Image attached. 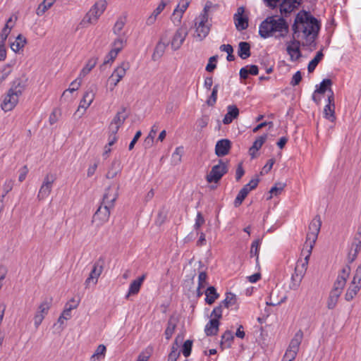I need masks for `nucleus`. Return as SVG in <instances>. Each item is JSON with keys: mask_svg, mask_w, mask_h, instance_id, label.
<instances>
[{"mask_svg": "<svg viewBox=\"0 0 361 361\" xmlns=\"http://www.w3.org/2000/svg\"><path fill=\"white\" fill-rule=\"evenodd\" d=\"M128 116L129 114L126 112V108L122 106L110 123L109 130L113 133L118 132L125 121L128 118Z\"/></svg>", "mask_w": 361, "mask_h": 361, "instance_id": "nucleus-12", "label": "nucleus"}, {"mask_svg": "<svg viewBox=\"0 0 361 361\" xmlns=\"http://www.w3.org/2000/svg\"><path fill=\"white\" fill-rule=\"evenodd\" d=\"M275 163V159H270L268 160L267 164L263 167L262 171H261V175H264V174H267L268 173L271 169H272V166Z\"/></svg>", "mask_w": 361, "mask_h": 361, "instance_id": "nucleus-62", "label": "nucleus"}, {"mask_svg": "<svg viewBox=\"0 0 361 361\" xmlns=\"http://www.w3.org/2000/svg\"><path fill=\"white\" fill-rule=\"evenodd\" d=\"M183 153V147H177L172 154V161L175 164H178L181 161V157Z\"/></svg>", "mask_w": 361, "mask_h": 361, "instance_id": "nucleus-50", "label": "nucleus"}, {"mask_svg": "<svg viewBox=\"0 0 361 361\" xmlns=\"http://www.w3.org/2000/svg\"><path fill=\"white\" fill-rule=\"evenodd\" d=\"M166 46L167 44L166 43H164L162 42H158L152 54V59L154 61H157L162 56L165 51Z\"/></svg>", "mask_w": 361, "mask_h": 361, "instance_id": "nucleus-36", "label": "nucleus"}, {"mask_svg": "<svg viewBox=\"0 0 361 361\" xmlns=\"http://www.w3.org/2000/svg\"><path fill=\"white\" fill-rule=\"evenodd\" d=\"M219 90V85H215L213 87L212 94L209 98V99L207 101V104L209 106H213L216 102L217 99V92Z\"/></svg>", "mask_w": 361, "mask_h": 361, "instance_id": "nucleus-49", "label": "nucleus"}, {"mask_svg": "<svg viewBox=\"0 0 361 361\" xmlns=\"http://www.w3.org/2000/svg\"><path fill=\"white\" fill-rule=\"evenodd\" d=\"M233 334L231 331L227 330L221 336V345L224 348H228L231 346V343L233 340Z\"/></svg>", "mask_w": 361, "mask_h": 361, "instance_id": "nucleus-38", "label": "nucleus"}, {"mask_svg": "<svg viewBox=\"0 0 361 361\" xmlns=\"http://www.w3.org/2000/svg\"><path fill=\"white\" fill-rule=\"evenodd\" d=\"M247 195V189H241L234 200V206L239 207Z\"/></svg>", "mask_w": 361, "mask_h": 361, "instance_id": "nucleus-48", "label": "nucleus"}, {"mask_svg": "<svg viewBox=\"0 0 361 361\" xmlns=\"http://www.w3.org/2000/svg\"><path fill=\"white\" fill-rule=\"evenodd\" d=\"M311 253L305 257L304 260H298L295 264L294 273L291 276V282L289 288L291 290H297L305 276L308 264V259Z\"/></svg>", "mask_w": 361, "mask_h": 361, "instance_id": "nucleus-6", "label": "nucleus"}, {"mask_svg": "<svg viewBox=\"0 0 361 361\" xmlns=\"http://www.w3.org/2000/svg\"><path fill=\"white\" fill-rule=\"evenodd\" d=\"M176 325L177 320L173 317H171L168 321L167 327L164 332L166 338L167 340H169L172 337V335L173 334L176 328Z\"/></svg>", "mask_w": 361, "mask_h": 361, "instance_id": "nucleus-31", "label": "nucleus"}, {"mask_svg": "<svg viewBox=\"0 0 361 361\" xmlns=\"http://www.w3.org/2000/svg\"><path fill=\"white\" fill-rule=\"evenodd\" d=\"M276 32L279 37H284L288 32V25L283 18L276 19L275 16H269L259 25V34L264 39Z\"/></svg>", "mask_w": 361, "mask_h": 361, "instance_id": "nucleus-2", "label": "nucleus"}, {"mask_svg": "<svg viewBox=\"0 0 361 361\" xmlns=\"http://www.w3.org/2000/svg\"><path fill=\"white\" fill-rule=\"evenodd\" d=\"M107 6L106 0L95 2L80 22V25L87 27L90 24H95L104 12Z\"/></svg>", "mask_w": 361, "mask_h": 361, "instance_id": "nucleus-4", "label": "nucleus"}, {"mask_svg": "<svg viewBox=\"0 0 361 361\" xmlns=\"http://www.w3.org/2000/svg\"><path fill=\"white\" fill-rule=\"evenodd\" d=\"M12 68L10 64L4 66L1 70H0V84L6 80L8 75L11 73Z\"/></svg>", "mask_w": 361, "mask_h": 361, "instance_id": "nucleus-51", "label": "nucleus"}, {"mask_svg": "<svg viewBox=\"0 0 361 361\" xmlns=\"http://www.w3.org/2000/svg\"><path fill=\"white\" fill-rule=\"evenodd\" d=\"M352 281L361 285V264L357 268Z\"/></svg>", "mask_w": 361, "mask_h": 361, "instance_id": "nucleus-64", "label": "nucleus"}, {"mask_svg": "<svg viewBox=\"0 0 361 361\" xmlns=\"http://www.w3.org/2000/svg\"><path fill=\"white\" fill-rule=\"evenodd\" d=\"M329 92L331 94H328V104L324 106V114L326 119L334 122L336 119L334 94L331 89H329Z\"/></svg>", "mask_w": 361, "mask_h": 361, "instance_id": "nucleus-14", "label": "nucleus"}, {"mask_svg": "<svg viewBox=\"0 0 361 361\" xmlns=\"http://www.w3.org/2000/svg\"><path fill=\"white\" fill-rule=\"evenodd\" d=\"M238 116V108L235 105H228L227 106V113L223 119L224 124H230L231 123H232L233 119L237 118Z\"/></svg>", "mask_w": 361, "mask_h": 361, "instance_id": "nucleus-21", "label": "nucleus"}, {"mask_svg": "<svg viewBox=\"0 0 361 361\" xmlns=\"http://www.w3.org/2000/svg\"><path fill=\"white\" fill-rule=\"evenodd\" d=\"M94 98V92L92 90H87L83 95L82 99L80 102V105L77 110V112H79L80 109H83V111L82 114H83L84 111L90 106L92 102H93Z\"/></svg>", "mask_w": 361, "mask_h": 361, "instance_id": "nucleus-20", "label": "nucleus"}, {"mask_svg": "<svg viewBox=\"0 0 361 361\" xmlns=\"http://www.w3.org/2000/svg\"><path fill=\"white\" fill-rule=\"evenodd\" d=\"M223 307L219 305L214 308L211 313V318L216 319L218 321L222 317Z\"/></svg>", "mask_w": 361, "mask_h": 361, "instance_id": "nucleus-56", "label": "nucleus"}, {"mask_svg": "<svg viewBox=\"0 0 361 361\" xmlns=\"http://www.w3.org/2000/svg\"><path fill=\"white\" fill-rule=\"evenodd\" d=\"M360 288L361 285L352 281L345 294V300L348 302L353 300L360 290Z\"/></svg>", "mask_w": 361, "mask_h": 361, "instance_id": "nucleus-23", "label": "nucleus"}, {"mask_svg": "<svg viewBox=\"0 0 361 361\" xmlns=\"http://www.w3.org/2000/svg\"><path fill=\"white\" fill-rule=\"evenodd\" d=\"M56 179V175L51 173H49L44 176L42 184L37 194V199L39 201L46 199L51 194L53 184Z\"/></svg>", "mask_w": 361, "mask_h": 361, "instance_id": "nucleus-9", "label": "nucleus"}, {"mask_svg": "<svg viewBox=\"0 0 361 361\" xmlns=\"http://www.w3.org/2000/svg\"><path fill=\"white\" fill-rule=\"evenodd\" d=\"M24 90L25 84L20 79L14 80L1 104V109L5 112L11 111L18 104Z\"/></svg>", "mask_w": 361, "mask_h": 361, "instance_id": "nucleus-3", "label": "nucleus"}, {"mask_svg": "<svg viewBox=\"0 0 361 361\" xmlns=\"http://www.w3.org/2000/svg\"><path fill=\"white\" fill-rule=\"evenodd\" d=\"M292 30V39L286 42V51L290 60L295 61L301 57L300 42L298 39L301 37L305 39L303 46L315 47V39L320 30V23L309 12L302 11L296 15Z\"/></svg>", "mask_w": 361, "mask_h": 361, "instance_id": "nucleus-1", "label": "nucleus"}, {"mask_svg": "<svg viewBox=\"0 0 361 361\" xmlns=\"http://www.w3.org/2000/svg\"><path fill=\"white\" fill-rule=\"evenodd\" d=\"M205 302L209 305L213 304L219 297V293L216 292V290L214 286L208 287L205 291Z\"/></svg>", "mask_w": 361, "mask_h": 361, "instance_id": "nucleus-29", "label": "nucleus"}, {"mask_svg": "<svg viewBox=\"0 0 361 361\" xmlns=\"http://www.w3.org/2000/svg\"><path fill=\"white\" fill-rule=\"evenodd\" d=\"M56 0H44L37 7L36 14L38 16H42L55 3Z\"/></svg>", "mask_w": 361, "mask_h": 361, "instance_id": "nucleus-35", "label": "nucleus"}, {"mask_svg": "<svg viewBox=\"0 0 361 361\" xmlns=\"http://www.w3.org/2000/svg\"><path fill=\"white\" fill-rule=\"evenodd\" d=\"M298 351L288 348L283 356V361H293L295 360Z\"/></svg>", "mask_w": 361, "mask_h": 361, "instance_id": "nucleus-55", "label": "nucleus"}, {"mask_svg": "<svg viewBox=\"0 0 361 361\" xmlns=\"http://www.w3.org/2000/svg\"><path fill=\"white\" fill-rule=\"evenodd\" d=\"M245 12L243 7H239L237 13L234 15V20L235 27L238 30L241 31L245 30L248 27V19L247 17H243V15Z\"/></svg>", "mask_w": 361, "mask_h": 361, "instance_id": "nucleus-18", "label": "nucleus"}, {"mask_svg": "<svg viewBox=\"0 0 361 361\" xmlns=\"http://www.w3.org/2000/svg\"><path fill=\"white\" fill-rule=\"evenodd\" d=\"M27 40L25 37H23L22 35H18V37L16 38V40L11 43L10 47L11 49L14 52L19 51L26 44Z\"/></svg>", "mask_w": 361, "mask_h": 361, "instance_id": "nucleus-30", "label": "nucleus"}, {"mask_svg": "<svg viewBox=\"0 0 361 361\" xmlns=\"http://www.w3.org/2000/svg\"><path fill=\"white\" fill-rule=\"evenodd\" d=\"M118 188L113 189L109 187L105 190L101 204L114 208L115 202L118 196Z\"/></svg>", "mask_w": 361, "mask_h": 361, "instance_id": "nucleus-15", "label": "nucleus"}, {"mask_svg": "<svg viewBox=\"0 0 361 361\" xmlns=\"http://www.w3.org/2000/svg\"><path fill=\"white\" fill-rule=\"evenodd\" d=\"M267 135L264 134L259 136L254 142L252 146L249 149V153L252 158L255 157V152H257L265 142Z\"/></svg>", "mask_w": 361, "mask_h": 361, "instance_id": "nucleus-26", "label": "nucleus"}, {"mask_svg": "<svg viewBox=\"0 0 361 361\" xmlns=\"http://www.w3.org/2000/svg\"><path fill=\"white\" fill-rule=\"evenodd\" d=\"M237 302L236 295L232 293H227L225 299L219 304L223 308H229Z\"/></svg>", "mask_w": 361, "mask_h": 361, "instance_id": "nucleus-34", "label": "nucleus"}, {"mask_svg": "<svg viewBox=\"0 0 361 361\" xmlns=\"http://www.w3.org/2000/svg\"><path fill=\"white\" fill-rule=\"evenodd\" d=\"M169 2L170 0H161L157 8L153 11L152 14L157 17V16L161 13Z\"/></svg>", "mask_w": 361, "mask_h": 361, "instance_id": "nucleus-60", "label": "nucleus"}, {"mask_svg": "<svg viewBox=\"0 0 361 361\" xmlns=\"http://www.w3.org/2000/svg\"><path fill=\"white\" fill-rule=\"evenodd\" d=\"M126 40L124 36H118L113 42L112 51H116L117 54L124 47Z\"/></svg>", "mask_w": 361, "mask_h": 361, "instance_id": "nucleus-44", "label": "nucleus"}, {"mask_svg": "<svg viewBox=\"0 0 361 361\" xmlns=\"http://www.w3.org/2000/svg\"><path fill=\"white\" fill-rule=\"evenodd\" d=\"M130 68V65L128 62L123 61L118 66L111 76L109 78V81L111 82V90H113L114 88L118 85V83L126 75V71Z\"/></svg>", "mask_w": 361, "mask_h": 361, "instance_id": "nucleus-10", "label": "nucleus"}, {"mask_svg": "<svg viewBox=\"0 0 361 361\" xmlns=\"http://www.w3.org/2000/svg\"><path fill=\"white\" fill-rule=\"evenodd\" d=\"M323 56L324 54L322 50L317 53L316 56L312 61H310L308 64L307 70L309 73H312L314 71L319 61L322 59Z\"/></svg>", "mask_w": 361, "mask_h": 361, "instance_id": "nucleus-42", "label": "nucleus"}, {"mask_svg": "<svg viewBox=\"0 0 361 361\" xmlns=\"http://www.w3.org/2000/svg\"><path fill=\"white\" fill-rule=\"evenodd\" d=\"M346 281L347 280H345V278L338 276L336 281L334 282V288L331 291L341 294L342 290L346 284Z\"/></svg>", "mask_w": 361, "mask_h": 361, "instance_id": "nucleus-40", "label": "nucleus"}, {"mask_svg": "<svg viewBox=\"0 0 361 361\" xmlns=\"http://www.w3.org/2000/svg\"><path fill=\"white\" fill-rule=\"evenodd\" d=\"M340 295H341V294L334 293L333 291L330 292V294H329V296L328 300H327L328 309L333 310L336 307Z\"/></svg>", "mask_w": 361, "mask_h": 361, "instance_id": "nucleus-45", "label": "nucleus"}, {"mask_svg": "<svg viewBox=\"0 0 361 361\" xmlns=\"http://www.w3.org/2000/svg\"><path fill=\"white\" fill-rule=\"evenodd\" d=\"M261 245V240L257 239L254 240L251 245L250 247V257H256V263L259 264V246Z\"/></svg>", "mask_w": 361, "mask_h": 361, "instance_id": "nucleus-43", "label": "nucleus"}, {"mask_svg": "<svg viewBox=\"0 0 361 361\" xmlns=\"http://www.w3.org/2000/svg\"><path fill=\"white\" fill-rule=\"evenodd\" d=\"M302 0H283L280 4V12L286 16L300 5Z\"/></svg>", "mask_w": 361, "mask_h": 361, "instance_id": "nucleus-17", "label": "nucleus"}, {"mask_svg": "<svg viewBox=\"0 0 361 361\" xmlns=\"http://www.w3.org/2000/svg\"><path fill=\"white\" fill-rule=\"evenodd\" d=\"M13 187V181L12 180H6L3 185L4 195H2V198H4L6 194H8Z\"/></svg>", "mask_w": 361, "mask_h": 361, "instance_id": "nucleus-57", "label": "nucleus"}, {"mask_svg": "<svg viewBox=\"0 0 361 361\" xmlns=\"http://www.w3.org/2000/svg\"><path fill=\"white\" fill-rule=\"evenodd\" d=\"M117 55H118V54L116 51H112L111 49V51L106 56L104 61L103 62L102 66L109 63L113 62L114 61V59L116 58Z\"/></svg>", "mask_w": 361, "mask_h": 361, "instance_id": "nucleus-59", "label": "nucleus"}, {"mask_svg": "<svg viewBox=\"0 0 361 361\" xmlns=\"http://www.w3.org/2000/svg\"><path fill=\"white\" fill-rule=\"evenodd\" d=\"M227 171V164L219 160L218 164L212 166L211 171L206 176V180L208 183H218Z\"/></svg>", "mask_w": 361, "mask_h": 361, "instance_id": "nucleus-8", "label": "nucleus"}, {"mask_svg": "<svg viewBox=\"0 0 361 361\" xmlns=\"http://www.w3.org/2000/svg\"><path fill=\"white\" fill-rule=\"evenodd\" d=\"M103 271V262L100 263V260L95 262L92 267V269L85 280V285L87 287L89 286L90 283H93V284H96L97 283L98 278L101 275Z\"/></svg>", "mask_w": 361, "mask_h": 361, "instance_id": "nucleus-13", "label": "nucleus"}, {"mask_svg": "<svg viewBox=\"0 0 361 361\" xmlns=\"http://www.w3.org/2000/svg\"><path fill=\"white\" fill-rule=\"evenodd\" d=\"M220 322L216 319H212L206 324L204 333L207 336H215L219 331Z\"/></svg>", "mask_w": 361, "mask_h": 361, "instance_id": "nucleus-24", "label": "nucleus"}, {"mask_svg": "<svg viewBox=\"0 0 361 361\" xmlns=\"http://www.w3.org/2000/svg\"><path fill=\"white\" fill-rule=\"evenodd\" d=\"M51 300L48 301L47 300H44L38 307V310L37 312L41 314L44 317L48 314L49 310L51 307Z\"/></svg>", "mask_w": 361, "mask_h": 361, "instance_id": "nucleus-47", "label": "nucleus"}, {"mask_svg": "<svg viewBox=\"0 0 361 361\" xmlns=\"http://www.w3.org/2000/svg\"><path fill=\"white\" fill-rule=\"evenodd\" d=\"M238 54L242 59L250 57L251 55L250 44L246 42H240L238 44Z\"/></svg>", "mask_w": 361, "mask_h": 361, "instance_id": "nucleus-27", "label": "nucleus"}, {"mask_svg": "<svg viewBox=\"0 0 361 361\" xmlns=\"http://www.w3.org/2000/svg\"><path fill=\"white\" fill-rule=\"evenodd\" d=\"M111 209V207L101 204L93 215L92 222L95 223L97 226H100L107 222Z\"/></svg>", "mask_w": 361, "mask_h": 361, "instance_id": "nucleus-11", "label": "nucleus"}, {"mask_svg": "<svg viewBox=\"0 0 361 361\" xmlns=\"http://www.w3.org/2000/svg\"><path fill=\"white\" fill-rule=\"evenodd\" d=\"M188 35V31L186 28L180 27L174 34L171 40V47L173 50L178 49L184 42L186 36Z\"/></svg>", "mask_w": 361, "mask_h": 361, "instance_id": "nucleus-16", "label": "nucleus"}, {"mask_svg": "<svg viewBox=\"0 0 361 361\" xmlns=\"http://www.w3.org/2000/svg\"><path fill=\"white\" fill-rule=\"evenodd\" d=\"M350 271H351L350 264H348L346 262V264L341 269L338 276H341L342 278H345V279L347 280L349 277Z\"/></svg>", "mask_w": 361, "mask_h": 361, "instance_id": "nucleus-54", "label": "nucleus"}, {"mask_svg": "<svg viewBox=\"0 0 361 361\" xmlns=\"http://www.w3.org/2000/svg\"><path fill=\"white\" fill-rule=\"evenodd\" d=\"M218 56H213L209 58V63H207L206 66V71L208 72H212L216 67V65L215 63H213V62H216L217 61Z\"/></svg>", "mask_w": 361, "mask_h": 361, "instance_id": "nucleus-58", "label": "nucleus"}, {"mask_svg": "<svg viewBox=\"0 0 361 361\" xmlns=\"http://www.w3.org/2000/svg\"><path fill=\"white\" fill-rule=\"evenodd\" d=\"M157 130L158 126L157 125H154L144 141L143 145L145 148H150L152 146Z\"/></svg>", "mask_w": 361, "mask_h": 361, "instance_id": "nucleus-33", "label": "nucleus"}, {"mask_svg": "<svg viewBox=\"0 0 361 361\" xmlns=\"http://www.w3.org/2000/svg\"><path fill=\"white\" fill-rule=\"evenodd\" d=\"M207 2L204 8L203 12L200 13L197 18L195 20L196 37L201 41L204 39L210 31V24H208V11L209 6Z\"/></svg>", "mask_w": 361, "mask_h": 361, "instance_id": "nucleus-5", "label": "nucleus"}, {"mask_svg": "<svg viewBox=\"0 0 361 361\" xmlns=\"http://www.w3.org/2000/svg\"><path fill=\"white\" fill-rule=\"evenodd\" d=\"M125 24H126V18H122V17L119 18L116 20V22L113 27V32L118 36H122L121 35V32L122 30L123 29Z\"/></svg>", "mask_w": 361, "mask_h": 361, "instance_id": "nucleus-46", "label": "nucleus"}, {"mask_svg": "<svg viewBox=\"0 0 361 361\" xmlns=\"http://www.w3.org/2000/svg\"><path fill=\"white\" fill-rule=\"evenodd\" d=\"M207 275L206 272L202 271L199 274L198 276V286L199 288H204L205 285L207 284Z\"/></svg>", "mask_w": 361, "mask_h": 361, "instance_id": "nucleus-61", "label": "nucleus"}, {"mask_svg": "<svg viewBox=\"0 0 361 361\" xmlns=\"http://www.w3.org/2000/svg\"><path fill=\"white\" fill-rule=\"evenodd\" d=\"M120 171V163L118 161H114L111 166L107 171L106 177L109 179H112L117 176Z\"/></svg>", "mask_w": 361, "mask_h": 361, "instance_id": "nucleus-41", "label": "nucleus"}, {"mask_svg": "<svg viewBox=\"0 0 361 361\" xmlns=\"http://www.w3.org/2000/svg\"><path fill=\"white\" fill-rule=\"evenodd\" d=\"M303 338V332L302 330L298 331L291 339L288 348L298 351L300 345Z\"/></svg>", "mask_w": 361, "mask_h": 361, "instance_id": "nucleus-28", "label": "nucleus"}, {"mask_svg": "<svg viewBox=\"0 0 361 361\" xmlns=\"http://www.w3.org/2000/svg\"><path fill=\"white\" fill-rule=\"evenodd\" d=\"M11 30V27L8 26V25H5L4 27L2 29L1 33H0V44L4 45L5 42L8 37V35H9Z\"/></svg>", "mask_w": 361, "mask_h": 361, "instance_id": "nucleus-52", "label": "nucleus"}, {"mask_svg": "<svg viewBox=\"0 0 361 361\" xmlns=\"http://www.w3.org/2000/svg\"><path fill=\"white\" fill-rule=\"evenodd\" d=\"M332 85V81L330 79H324L318 88H317L314 91L315 93L318 94H324L325 92L328 91L329 94H331V92H329V89L331 88V86Z\"/></svg>", "mask_w": 361, "mask_h": 361, "instance_id": "nucleus-37", "label": "nucleus"}, {"mask_svg": "<svg viewBox=\"0 0 361 361\" xmlns=\"http://www.w3.org/2000/svg\"><path fill=\"white\" fill-rule=\"evenodd\" d=\"M146 278V274H142L141 276L137 278V279L133 281L129 287L128 293L126 296V298H128V297L131 295H136L140 291L142 283Z\"/></svg>", "mask_w": 361, "mask_h": 361, "instance_id": "nucleus-22", "label": "nucleus"}, {"mask_svg": "<svg viewBox=\"0 0 361 361\" xmlns=\"http://www.w3.org/2000/svg\"><path fill=\"white\" fill-rule=\"evenodd\" d=\"M322 226L321 217L319 215L314 216L309 225V232L307 234L305 245L310 247L308 252L311 253L316 243Z\"/></svg>", "mask_w": 361, "mask_h": 361, "instance_id": "nucleus-7", "label": "nucleus"}, {"mask_svg": "<svg viewBox=\"0 0 361 361\" xmlns=\"http://www.w3.org/2000/svg\"><path fill=\"white\" fill-rule=\"evenodd\" d=\"M360 250L361 245L352 242L347 255L346 262L351 264L357 258Z\"/></svg>", "mask_w": 361, "mask_h": 361, "instance_id": "nucleus-25", "label": "nucleus"}, {"mask_svg": "<svg viewBox=\"0 0 361 361\" xmlns=\"http://www.w3.org/2000/svg\"><path fill=\"white\" fill-rule=\"evenodd\" d=\"M179 339L182 340V338H180V336H177L175 339L174 343L172 345L171 351L169 355L168 361H176L177 359L179 357L180 354V351H178V341Z\"/></svg>", "mask_w": 361, "mask_h": 361, "instance_id": "nucleus-32", "label": "nucleus"}, {"mask_svg": "<svg viewBox=\"0 0 361 361\" xmlns=\"http://www.w3.org/2000/svg\"><path fill=\"white\" fill-rule=\"evenodd\" d=\"M231 148V142L228 139L219 140L215 146V153L217 157H221L227 155Z\"/></svg>", "mask_w": 361, "mask_h": 361, "instance_id": "nucleus-19", "label": "nucleus"}, {"mask_svg": "<svg viewBox=\"0 0 361 361\" xmlns=\"http://www.w3.org/2000/svg\"><path fill=\"white\" fill-rule=\"evenodd\" d=\"M192 341L190 340H187L183 343L182 353L185 357H188L190 355L192 350Z\"/></svg>", "mask_w": 361, "mask_h": 361, "instance_id": "nucleus-53", "label": "nucleus"}, {"mask_svg": "<svg viewBox=\"0 0 361 361\" xmlns=\"http://www.w3.org/2000/svg\"><path fill=\"white\" fill-rule=\"evenodd\" d=\"M284 184L282 183H276L274 186H273L269 192L272 195H277L280 194L281 191L283 190Z\"/></svg>", "mask_w": 361, "mask_h": 361, "instance_id": "nucleus-63", "label": "nucleus"}, {"mask_svg": "<svg viewBox=\"0 0 361 361\" xmlns=\"http://www.w3.org/2000/svg\"><path fill=\"white\" fill-rule=\"evenodd\" d=\"M106 348L103 344L98 345L94 353L91 356V361H99L102 358L104 357Z\"/></svg>", "mask_w": 361, "mask_h": 361, "instance_id": "nucleus-39", "label": "nucleus"}]
</instances>
